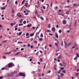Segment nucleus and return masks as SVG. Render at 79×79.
Wrapping results in <instances>:
<instances>
[{
  "label": "nucleus",
  "mask_w": 79,
  "mask_h": 79,
  "mask_svg": "<svg viewBox=\"0 0 79 79\" xmlns=\"http://www.w3.org/2000/svg\"><path fill=\"white\" fill-rule=\"evenodd\" d=\"M64 42L65 44V48H67V47H69L68 46V45L67 44H66V41H64Z\"/></svg>",
  "instance_id": "nucleus-1"
},
{
  "label": "nucleus",
  "mask_w": 79,
  "mask_h": 79,
  "mask_svg": "<svg viewBox=\"0 0 79 79\" xmlns=\"http://www.w3.org/2000/svg\"><path fill=\"white\" fill-rule=\"evenodd\" d=\"M76 56H76L75 57V58H74V60H76V59H77V58H79V54L77 53V55H76Z\"/></svg>",
  "instance_id": "nucleus-2"
},
{
  "label": "nucleus",
  "mask_w": 79,
  "mask_h": 79,
  "mask_svg": "<svg viewBox=\"0 0 79 79\" xmlns=\"http://www.w3.org/2000/svg\"><path fill=\"white\" fill-rule=\"evenodd\" d=\"M19 75H20V76L24 77V74L23 73H20V74H19Z\"/></svg>",
  "instance_id": "nucleus-3"
},
{
  "label": "nucleus",
  "mask_w": 79,
  "mask_h": 79,
  "mask_svg": "<svg viewBox=\"0 0 79 79\" xmlns=\"http://www.w3.org/2000/svg\"><path fill=\"white\" fill-rule=\"evenodd\" d=\"M62 23H63V24H66V21L65 20H64L63 21Z\"/></svg>",
  "instance_id": "nucleus-4"
},
{
  "label": "nucleus",
  "mask_w": 79,
  "mask_h": 79,
  "mask_svg": "<svg viewBox=\"0 0 79 79\" xmlns=\"http://www.w3.org/2000/svg\"><path fill=\"white\" fill-rule=\"evenodd\" d=\"M63 64H64V67H66V63L65 62H63Z\"/></svg>",
  "instance_id": "nucleus-5"
},
{
  "label": "nucleus",
  "mask_w": 79,
  "mask_h": 79,
  "mask_svg": "<svg viewBox=\"0 0 79 79\" xmlns=\"http://www.w3.org/2000/svg\"><path fill=\"white\" fill-rule=\"evenodd\" d=\"M74 26L75 27H76V26H77V20H76L75 21Z\"/></svg>",
  "instance_id": "nucleus-6"
},
{
  "label": "nucleus",
  "mask_w": 79,
  "mask_h": 79,
  "mask_svg": "<svg viewBox=\"0 0 79 79\" xmlns=\"http://www.w3.org/2000/svg\"><path fill=\"white\" fill-rule=\"evenodd\" d=\"M39 33H40V31L37 32L36 33V35H35L36 37H37L38 36V35H39L38 34H39Z\"/></svg>",
  "instance_id": "nucleus-7"
},
{
  "label": "nucleus",
  "mask_w": 79,
  "mask_h": 79,
  "mask_svg": "<svg viewBox=\"0 0 79 79\" xmlns=\"http://www.w3.org/2000/svg\"><path fill=\"white\" fill-rule=\"evenodd\" d=\"M13 66V65L11 64H9V65H8V67L10 68Z\"/></svg>",
  "instance_id": "nucleus-8"
},
{
  "label": "nucleus",
  "mask_w": 79,
  "mask_h": 79,
  "mask_svg": "<svg viewBox=\"0 0 79 79\" xmlns=\"http://www.w3.org/2000/svg\"><path fill=\"white\" fill-rule=\"evenodd\" d=\"M62 58V56L61 55H60L57 57V59H61Z\"/></svg>",
  "instance_id": "nucleus-9"
},
{
  "label": "nucleus",
  "mask_w": 79,
  "mask_h": 79,
  "mask_svg": "<svg viewBox=\"0 0 79 79\" xmlns=\"http://www.w3.org/2000/svg\"><path fill=\"white\" fill-rule=\"evenodd\" d=\"M52 31H56V29H55V27H52Z\"/></svg>",
  "instance_id": "nucleus-10"
},
{
  "label": "nucleus",
  "mask_w": 79,
  "mask_h": 79,
  "mask_svg": "<svg viewBox=\"0 0 79 79\" xmlns=\"http://www.w3.org/2000/svg\"><path fill=\"white\" fill-rule=\"evenodd\" d=\"M6 6H5V7H2L1 9L2 10H5V9L6 8Z\"/></svg>",
  "instance_id": "nucleus-11"
},
{
  "label": "nucleus",
  "mask_w": 79,
  "mask_h": 79,
  "mask_svg": "<svg viewBox=\"0 0 79 79\" xmlns=\"http://www.w3.org/2000/svg\"><path fill=\"white\" fill-rule=\"evenodd\" d=\"M28 3H26L25 4V6H26V7H27L28 6Z\"/></svg>",
  "instance_id": "nucleus-12"
},
{
  "label": "nucleus",
  "mask_w": 79,
  "mask_h": 79,
  "mask_svg": "<svg viewBox=\"0 0 79 79\" xmlns=\"http://www.w3.org/2000/svg\"><path fill=\"white\" fill-rule=\"evenodd\" d=\"M21 53L20 52H18L16 53V55H19V53Z\"/></svg>",
  "instance_id": "nucleus-13"
},
{
  "label": "nucleus",
  "mask_w": 79,
  "mask_h": 79,
  "mask_svg": "<svg viewBox=\"0 0 79 79\" xmlns=\"http://www.w3.org/2000/svg\"><path fill=\"white\" fill-rule=\"evenodd\" d=\"M34 33H31L30 34V37H32V36H34Z\"/></svg>",
  "instance_id": "nucleus-14"
},
{
  "label": "nucleus",
  "mask_w": 79,
  "mask_h": 79,
  "mask_svg": "<svg viewBox=\"0 0 79 79\" xmlns=\"http://www.w3.org/2000/svg\"><path fill=\"white\" fill-rule=\"evenodd\" d=\"M69 10H68L66 12V14H67V15H69Z\"/></svg>",
  "instance_id": "nucleus-15"
},
{
  "label": "nucleus",
  "mask_w": 79,
  "mask_h": 79,
  "mask_svg": "<svg viewBox=\"0 0 79 79\" xmlns=\"http://www.w3.org/2000/svg\"><path fill=\"white\" fill-rule=\"evenodd\" d=\"M23 19H21L20 20V23H23Z\"/></svg>",
  "instance_id": "nucleus-16"
},
{
  "label": "nucleus",
  "mask_w": 79,
  "mask_h": 79,
  "mask_svg": "<svg viewBox=\"0 0 79 79\" xmlns=\"http://www.w3.org/2000/svg\"><path fill=\"white\" fill-rule=\"evenodd\" d=\"M46 32H51V31L49 30H47Z\"/></svg>",
  "instance_id": "nucleus-17"
},
{
  "label": "nucleus",
  "mask_w": 79,
  "mask_h": 79,
  "mask_svg": "<svg viewBox=\"0 0 79 79\" xmlns=\"http://www.w3.org/2000/svg\"><path fill=\"white\" fill-rule=\"evenodd\" d=\"M39 40H40V41H42V40H43V39L40 38L39 39Z\"/></svg>",
  "instance_id": "nucleus-18"
},
{
  "label": "nucleus",
  "mask_w": 79,
  "mask_h": 79,
  "mask_svg": "<svg viewBox=\"0 0 79 79\" xmlns=\"http://www.w3.org/2000/svg\"><path fill=\"white\" fill-rule=\"evenodd\" d=\"M71 45V43H69L68 44V46L69 47V46H70V45Z\"/></svg>",
  "instance_id": "nucleus-19"
},
{
  "label": "nucleus",
  "mask_w": 79,
  "mask_h": 79,
  "mask_svg": "<svg viewBox=\"0 0 79 79\" xmlns=\"http://www.w3.org/2000/svg\"><path fill=\"white\" fill-rule=\"evenodd\" d=\"M25 1H26V0H23L22 2V4H23V3H24V2H25Z\"/></svg>",
  "instance_id": "nucleus-20"
},
{
  "label": "nucleus",
  "mask_w": 79,
  "mask_h": 79,
  "mask_svg": "<svg viewBox=\"0 0 79 79\" xmlns=\"http://www.w3.org/2000/svg\"><path fill=\"white\" fill-rule=\"evenodd\" d=\"M28 27H31V25L28 24L27 26Z\"/></svg>",
  "instance_id": "nucleus-21"
},
{
  "label": "nucleus",
  "mask_w": 79,
  "mask_h": 79,
  "mask_svg": "<svg viewBox=\"0 0 79 79\" xmlns=\"http://www.w3.org/2000/svg\"><path fill=\"white\" fill-rule=\"evenodd\" d=\"M10 53H11V52H6V54H10Z\"/></svg>",
  "instance_id": "nucleus-22"
},
{
  "label": "nucleus",
  "mask_w": 79,
  "mask_h": 79,
  "mask_svg": "<svg viewBox=\"0 0 79 79\" xmlns=\"http://www.w3.org/2000/svg\"><path fill=\"white\" fill-rule=\"evenodd\" d=\"M60 76H64V73H62L61 74Z\"/></svg>",
  "instance_id": "nucleus-23"
},
{
  "label": "nucleus",
  "mask_w": 79,
  "mask_h": 79,
  "mask_svg": "<svg viewBox=\"0 0 79 79\" xmlns=\"http://www.w3.org/2000/svg\"><path fill=\"white\" fill-rule=\"evenodd\" d=\"M27 47H31V45L28 44L27 45Z\"/></svg>",
  "instance_id": "nucleus-24"
},
{
  "label": "nucleus",
  "mask_w": 79,
  "mask_h": 79,
  "mask_svg": "<svg viewBox=\"0 0 79 79\" xmlns=\"http://www.w3.org/2000/svg\"><path fill=\"white\" fill-rule=\"evenodd\" d=\"M54 8L55 10H56V9H57L58 8V6H56Z\"/></svg>",
  "instance_id": "nucleus-25"
},
{
  "label": "nucleus",
  "mask_w": 79,
  "mask_h": 79,
  "mask_svg": "<svg viewBox=\"0 0 79 79\" xmlns=\"http://www.w3.org/2000/svg\"><path fill=\"white\" fill-rule=\"evenodd\" d=\"M55 45L56 46V47H58V44L57 43H56L55 44Z\"/></svg>",
  "instance_id": "nucleus-26"
},
{
  "label": "nucleus",
  "mask_w": 79,
  "mask_h": 79,
  "mask_svg": "<svg viewBox=\"0 0 79 79\" xmlns=\"http://www.w3.org/2000/svg\"><path fill=\"white\" fill-rule=\"evenodd\" d=\"M40 19H42V20H44V18L42 17H40Z\"/></svg>",
  "instance_id": "nucleus-27"
},
{
  "label": "nucleus",
  "mask_w": 79,
  "mask_h": 79,
  "mask_svg": "<svg viewBox=\"0 0 79 79\" xmlns=\"http://www.w3.org/2000/svg\"><path fill=\"white\" fill-rule=\"evenodd\" d=\"M23 23H22V24H19V26H23Z\"/></svg>",
  "instance_id": "nucleus-28"
},
{
  "label": "nucleus",
  "mask_w": 79,
  "mask_h": 79,
  "mask_svg": "<svg viewBox=\"0 0 79 79\" xmlns=\"http://www.w3.org/2000/svg\"><path fill=\"white\" fill-rule=\"evenodd\" d=\"M29 34L28 33H27L26 34V36H28L29 35Z\"/></svg>",
  "instance_id": "nucleus-29"
},
{
  "label": "nucleus",
  "mask_w": 79,
  "mask_h": 79,
  "mask_svg": "<svg viewBox=\"0 0 79 79\" xmlns=\"http://www.w3.org/2000/svg\"><path fill=\"white\" fill-rule=\"evenodd\" d=\"M21 34H22V32H20L19 33V35H21Z\"/></svg>",
  "instance_id": "nucleus-30"
},
{
  "label": "nucleus",
  "mask_w": 79,
  "mask_h": 79,
  "mask_svg": "<svg viewBox=\"0 0 79 79\" xmlns=\"http://www.w3.org/2000/svg\"><path fill=\"white\" fill-rule=\"evenodd\" d=\"M61 32H62V31L60 30L59 31V33H61Z\"/></svg>",
  "instance_id": "nucleus-31"
},
{
  "label": "nucleus",
  "mask_w": 79,
  "mask_h": 79,
  "mask_svg": "<svg viewBox=\"0 0 79 79\" xmlns=\"http://www.w3.org/2000/svg\"><path fill=\"white\" fill-rule=\"evenodd\" d=\"M56 38H58V35L56 34Z\"/></svg>",
  "instance_id": "nucleus-32"
},
{
  "label": "nucleus",
  "mask_w": 79,
  "mask_h": 79,
  "mask_svg": "<svg viewBox=\"0 0 79 79\" xmlns=\"http://www.w3.org/2000/svg\"><path fill=\"white\" fill-rule=\"evenodd\" d=\"M34 42V44H37V41H35Z\"/></svg>",
  "instance_id": "nucleus-33"
},
{
  "label": "nucleus",
  "mask_w": 79,
  "mask_h": 79,
  "mask_svg": "<svg viewBox=\"0 0 79 79\" xmlns=\"http://www.w3.org/2000/svg\"><path fill=\"white\" fill-rule=\"evenodd\" d=\"M64 67H62L61 68V70H64Z\"/></svg>",
  "instance_id": "nucleus-34"
},
{
  "label": "nucleus",
  "mask_w": 79,
  "mask_h": 79,
  "mask_svg": "<svg viewBox=\"0 0 79 79\" xmlns=\"http://www.w3.org/2000/svg\"><path fill=\"white\" fill-rule=\"evenodd\" d=\"M3 58L4 59H6V56H3Z\"/></svg>",
  "instance_id": "nucleus-35"
},
{
  "label": "nucleus",
  "mask_w": 79,
  "mask_h": 79,
  "mask_svg": "<svg viewBox=\"0 0 79 79\" xmlns=\"http://www.w3.org/2000/svg\"><path fill=\"white\" fill-rule=\"evenodd\" d=\"M62 73H65L66 71L65 70H63L62 71Z\"/></svg>",
  "instance_id": "nucleus-36"
},
{
  "label": "nucleus",
  "mask_w": 79,
  "mask_h": 79,
  "mask_svg": "<svg viewBox=\"0 0 79 79\" xmlns=\"http://www.w3.org/2000/svg\"><path fill=\"white\" fill-rule=\"evenodd\" d=\"M38 13V12H37V11H36L35 12V15H37V14Z\"/></svg>",
  "instance_id": "nucleus-37"
},
{
  "label": "nucleus",
  "mask_w": 79,
  "mask_h": 79,
  "mask_svg": "<svg viewBox=\"0 0 79 79\" xmlns=\"http://www.w3.org/2000/svg\"><path fill=\"white\" fill-rule=\"evenodd\" d=\"M56 28H58V27H59V25H57L56 26Z\"/></svg>",
  "instance_id": "nucleus-38"
},
{
  "label": "nucleus",
  "mask_w": 79,
  "mask_h": 79,
  "mask_svg": "<svg viewBox=\"0 0 79 79\" xmlns=\"http://www.w3.org/2000/svg\"><path fill=\"white\" fill-rule=\"evenodd\" d=\"M13 23H11L10 24V26H13Z\"/></svg>",
  "instance_id": "nucleus-39"
},
{
  "label": "nucleus",
  "mask_w": 79,
  "mask_h": 79,
  "mask_svg": "<svg viewBox=\"0 0 79 79\" xmlns=\"http://www.w3.org/2000/svg\"><path fill=\"white\" fill-rule=\"evenodd\" d=\"M41 12H42V13H44V10H42Z\"/></svg>",
  "instance_id": "nucleus-40"
},
{
  "label": "nucleus",
  "mask_w": 79,
  "mask_h": 79,
  "mask_svg": "<svg viewBox=\"0 0 79 79\" xmlns=\"http://www.w3.org/2000/svg\"><path fill=\"white\" fill-rule=\"evenodd\" d=\"M24 50V49L23 48H21V51H23V50Z\"/></svg>",
  "instance_id": "nucleus-41"
},
{
  "label": "nucleus",
  "mask_w": 79,
  "mask_h": 79,
  "mask_svg": "<svg viewBox=\"0 0 79 79\" xmlns=\"http://www.w3.org/2000/svg\"><path fill=\"white\" fill-rule=\"evenodd\" d=\"M63 42H62V43H61V46L62 47H63Z\"/></svg>",
  "instance_id": "nucleus-42"
},
{
  "label": "nucleus",
  "mask_w": 79,
  "mask_h": 79,
  "mask_svg": "<svg viewBox=\"0 0 79 79\" xmlns=\"http://www.w3.org/2000/svg\"><path fill=\"white\" fill-rule=\"evenodd\" d=\"M23 23H24L25 24H26V21H24L23 22Z\"/></svg>",
  "instance_id": "nucleus-43"
},
{
  "label": "nucleus",
  "mask_w": 79,
  "mask_h": 79,
  "mask_svg": "<svg viewBox=\"0 0 79 79\" xmlns=\"http://www.w3.org/2000/svg\"><path fill=\"white\" fill-rule=\"evenodd\" d=\"M20 43H21V44H23V42H19L18 43H17V44H20Z\"/></svg>",
  "instance_id": "nucleus-44"
},
{
  "label": "nucleus",
  "mask_w": 79,
  "mask_h": 79,
  "mask_svg": "<svg viewBox=\"0 0 79 79\" xmlns=\"http://www.w3.org/2000/svg\"><path fill=\"white\" fill-rule=\"evenodd\" d=\"M49 35H51V36H52L53 35V34H51L50 33H49Z\"/></svg>",
  "instance_id": "nucleus-45"
},
{
  "label": "nucleus",
  "mask_w": 79,
  "mask_h": 79,
  "mask_svg": "<svg viewBox=\"0 0 79 79\" xmlns=\"http://www.w3.org/2000/svg\"><path fill=\"white\" fill-rule=\"evenodd\" d=\"M23 47H26V45L24 44L23 46Z\"/></svg>",
  "instance_id": "nucleus-46"
},
{
  "label": "nucleus",
  "mask_w": 79,
  "mask_h": 79,
  "mask_svg": "<svg viewBox=\"0 0 79 79\" xmlns=\"http://www.w3.org/2000/svg\"><path fill=\"white\" fill-rule=\"evenodd\" d=\"M46 5H47V6H48L47 8H48V7H49V4H46Z\"/></svg>",
  "instance_id": "nucleus-47"
},
{
  "label": "nucleus",
  "mask_w": 79,
  "mask_h": 79,
  "mask_svg": "<svg viewBox=\"0 0 79 79\" xmlns=\"http://www.w3.org/2000/svg\"><path fill=\"white\" fill-rule=\"evenodd\" d=\"M49 47H50L51 48H52V45L51 44H50L49 45Z\"/></svg>",
  "instance_id": "nucleus-48"
},
{
  "label": "nucleus",
  "mask_w": 79,
  "mask_h": 79,
  "mask_svg": "<svg viewBox=\"0 0 79 79\" xmlns=\"http://www.w3.org/2000/svg\"><path fill=\"white\" fill-rule=\"evenodd\" d=\"M5 69V67H3V68H2L1 69L2 70H4V69Z\"/></svg>",
  "instance_id": "nucleus-49"
},
{
  "label": "nucleus",
  "mask_w": 79,
  "mask_h": 79,
  "mask_svg": "<svg viewBox=\"0 0 79 79\" xmlns=\"http://www.w3.org/2000/svg\"><path fill=\"white\" fill-rule=\"evenodd\" d=\"M43 9H45V6H43Z\"/></svg>",
  "instance_id": "nucleus-50"
},
{
  "label": "nucleus",
  "mask_w": 79,
  "mask_h": 79,
  "mask_svg": "<svg viewBox=\"0 0 79 79\" xmlns=\"http://www.w3.org/2000/svg\"><path fill=\"white\" fill-rule=\"evenodd\" d=\"M40 37H41V38H42V37H43V35L41 34L40 35Z\"/></svg>",
  "instance_id": "nucleus-51"
},
{
  "label": "nucleus",
  "mask_w": 79,
  "mask_h": 79,
  "mask_svg": "<svg viewBox=\"0 0 79 79\" xmlns=\"http://www.w3.org/2000/svg\"><path fill=\"white\" fill-rule=\"evenodd\" d=\"M45 49H47V46H45Z\"/></svg>",
  "instance_id": "nucleus-52"
},
{
  "label": "nucleus",
  "mask_w": 79,
  "mask_h": 79,
  "mask_svg": "<svg viewBox=\"0 0 79 79\" xmlns=\"http://www.w3.org/2000/svg\"><path fill=\"white\" fill-rule=\"evenodd\" d=\"M15 4H16V5H17V4H18V2L17 1H15Z\"/></svg>",
  "instance_id": "nucleus-53"
},
{
  "label": "nucleus",
  "mask_w": 79,
  "mask_h": 79,
  "mask_svg": "<svg viewBox=\"0 0 79 79\" xmlns=\"http://www.w3.org/2000/svg\"><path fill=\"white\" fill-rule=\"evenodd\" d=\"M75 46L71 48V49H73V48H75Z\"/></svg>",
  "instance_id": "nucleus-54"
},
{
  "label": "nucleus",
  "mask_w": 79,
  "mask_h": 79,
  "mask_svg": "<svg viewBox=\"0 0 79 79\" xmlns=\"http://www.w3.org/2000/svg\"><path fill=\"white\" fill-rule=\"evenodd\" d=\"M77 72H79V69H77Z\"/></svg>",
  "instance_id": "nucleus-55"
},
{
  "label": "nucleus",
  "mask_w": 79,
  "mask_h": 79,
  "mask_svg": "<svg viewBox=\"0 0 79 79\" xmlns=\"http://www.w3.org/2000/svg\"><path fill=\"white\" fill-rule=\"evenodd\" d=\"M16 22H14L13 23L14 25H15L16 24Z\"/></svg>",
  "instance_id": "nucleus-56"
},
{
  "label": "nucleus",
  "mask_w": 79,
  "mask_h": 79,
  "mask_svg": "<svg viewBox=\"0 0 79 79\" xmlns=\"http://www.w3.org/2000/svg\"><path fill=\"white\" fill-rule=\"evenodd\" d=\"M31 48H33V46L32 45L30 47Z\"/></svg>",
  "instance_id": "nucleus-57"
},
{
  "label": "nucleus",
  "mask_w": 79,
  "mask_h": 79,
  "mask_svg": "<svg viewBox=\"0 0 79 79\" xmlns=\"http://www.w3.org/2000/svg\"><path fill=\"white\" fill-rule=\"evenodd\" d=\"M4 19H5V18H4V17H2V20H4Z\"/></svg>",
  "instance_id": "nucleus-58"
},
{
  "label": "nucleus",
  "mask_w": 79,
  "mask_h": 79,
  "mask_svg": "<svg viewBox=\"0 0 79 79\" xmlns=\"http://www.w3.org/2000/svg\"><path fill=\"white\" fill-rule=\"evenodd\" d=\"M16 30H18V28H17V27H16L15 28V31H16Z\"/></svg>",
  "instance_id": "nucleus-59"
},
{
  "label": "nucleus",
  "mask_w": 79,
  "mask_h": 79,
  "mask_svg": "<svg viewBox=\"0 0 79 79\" xmlns=\"http://www.w3.org/2000/svg\"><path fill=\"white\" fill-rule=\"evenodd\" d=\"M14 52H16V49H14Z\"/></svg>",
  "instance_id": "nucleus-60"
},
{
  "label": "nucleus",
  "mask_w": 79,
  "mask_h": 79,
  "mask_svg": "<svg viewBox=\"0 0 79 79\" xmlns=\"http://www.w3.org/2000/svg\"><path fill=\"white\" fill-rule=\"evenodd\" d=\"M58 11H59V13H60V11H61V10H58Z\"/></svg>",
  "instance_id": "nucleus-61"
},
{
  "label": "nucleus",
  "mask_w": 79,
  "mask_h": 79,
  "mask_svg": "<svg viewBox=\"0 0 79 79\" xmlns=\"http://www.w3.org/2000/svg\"><path fill=\"white\" fill-rule=\"evenodd\" d=\"M51 26V24H49L48 25V27H50Z\"/></svg>",
  "instance_id": "nucleus-62"
},
{
  "label": "nucleus",
  "mask_w": 79,
  "mask_h": 79,
  "mask_svg": "<svg viewBox=\"0 0 79 79\" xmlns=\"http://www.w3.org/2000/svg\"><path fill=\"white\" fill-rule=\"evenodd\" d=\"M54 61H56V58H55L54 59Z\"/></svg>",
  "instance_id": "nucleus-63"
},
{
  "label": "nucleus",
  "mask_w": 79,
  "mask_h": 79,
  "mask_svg": "<svg viewBox=\"0 0 79 79\" xmlns=\"http://www.w3.org/2000/svg\"><path fill=\"white\" fill-rule=\"evenodd\" d=\"M33 38H31V41H32V40H33Z\"/></svg>",
  "instance_id": "nucleus-64"
}]
</instances>
